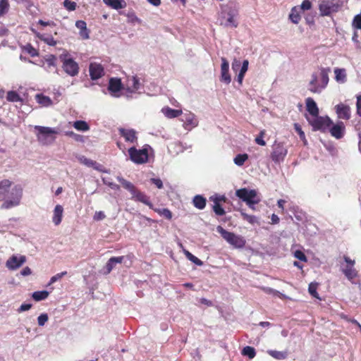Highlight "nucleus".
Returning <instances> with one entry per match:
<instances>
[{"instance_id": "nucleus-1", "label": "nucleus", "mask_w": 361, "mask_h": 361, "mask_svg": "<svg viewBox=\"0 0 361 361\" xmlns=\"http://www.w3.org/2000/svg\"><path fill=\"white\" fill-rule=\"evenodd\" d=\"M23 195V188L8 179L0 181V202L1 209H10L19 206Z\"/></svg>"}, {"instance_id": "nucleus-2", "label": "nucleus", "mask_w": 361, "mask_h": 361, "mask_svg": "<svg viewBox=\"0 0 361 361\" xmlns=\"http://www.w3.org/2000/svg\"><path fill=\"white\" fill-rule=\"evenodd\" d=\"M329 68L321 67L318 71L313 72L309 82L308 90L312 93H321L329 83Z\"/></svg>"}, {"instance_id": "nucleus-3", "label": "nucleus", "mask_w": 361, "mask_h": 361, "mask_svg": "<svg viewBox=\"0 0 361 361\" xmlns=\"http://www.w3.org/2000/svg\"><path fill=\"white\" fill-rule=\"evenodd\" d=\"M238 9L233 6L223 5L221 6L219 22L221 25L226 27H237L238 22Z\"/></svg>"}, {"instance_id": "nucleus-4", "label": "nucleus", "mask_w": 361, "mask_h": 361, "mask_svg": "<svg viewBox=\"0 0 361 361\" xmlns=\"http://www.w3.org/2000/svg\"><path fill=\"white\" fill-rule=\"evenodd\" d=\"M37 141L42 145H49L56 140V135L59 133L57 129L50 127L35 126L34 127Z\"/></svg>"}, {"instance_id": "nucleus-5", "label": "nucleus", "mask_w": 361, "mask_h": 361, "mask_svg": "<svg viewBox=\"0 0 361 361\" xmlns=\"http://www.w3.org/2000/svg\"><path fill=\"white\" fill-rule=\"evenodd\" d=\"M59 59L62 63L63 71L68 75L75 77L78 75L80 71L79 65L67 51H64L59 55Z\"/></svg>"}, {"instance_id": "nucleus-6", "label": "nucleus", "mask_w": 361, "mask_h": 361, "mask_svg": "<svg viewBox=\"0 0 361 361\" xmlns=\"http://www.w3.org/2000/svg\"><path fill=\"white\" fill-rule=\"evenodd\" d=\"M149 151H152L149 145H145L142 149L135 147H130L128 150L130 159L136 164H145L149 160Z\"/></svg>"}, {"instance_id": "nucleus-7", "label": "nucleus", "mask_w": 361, "mask_h": 361, "mask_svg": "<svg viewBox=\"0 0 361 361\" xmlns=\"http://www.w3.org/2000/svg\"><path fill=\"white\" fill-rule=\"evenodd\" d=\"M216 231L227 243L234 247L243 248L245 245L246 241L243 237L228 231L221 226H217Z\"/></svg>"}, {"instance_id": "nucleus-8", "label": "nucleus", "mask_w": 361, "mask_h": 361, "mask_svg": "<svg viewBox=\"0 0 361 361\" xmlns=\"http://www.w3.org/2000/svg\"><path fill=\"white\" fill-rule=\"evenodd\" d=\"M307 119L314 130H320L323 133L327 132L332 124V121L328 116H319L317 115L307 117Z\"/></svg>"}, {"instance_id": "nucleus-9", "label": "nucleus", "mask_w": 361, "mask_h": 361, "mask_svg": "<svg viewBox=\"0 0 361 361\" xmlns=\"http://www.w3.org/2000/svg\"><path fill=\"white\" fill-rule=\"evenodd\" d=\"M235 195L245 203H259L260 197L256 190H249L246 188L236 190Z\"/></svg>"}, {"instance_id": "nucleus-10", "label": "nucleus", "mask_w": 361, "mask_h": 361, "mask_svg": "<svg viewBox=\"0 0 361 361\" xmlns=\"http://www.w3.org/2000/svg\"><path fill=\"white\" fill-rule=\"evenodd\" d=\"M341 7L340 0H322L319 6L320 13L323 16H327L333 13L338 11Z\"/></svg>"}, {"instance_id": "nucleus-11", "label": "nucleus", "mask_w": 361, "mask_h": 361, "mask_svg": "<svg viewBox=\"0 0 361 361\" xmlns=\"http://www.w3.org/2000/svg\"><path fill=\"white\" fill-rule=\"evenodd\" d=\"M343 259L345 264L341 265V270L345 276L353 282V280L358 276V271L354 267L355 261L346 255L343 256Z\"/></svg>"}, {"instance_id": "nucleus-12", "label": "nucleus", "mask_w": 361, "mask_h": 361, "mask_svg": "<svg viewBox=\"0 0 361 361\" xmlns=\"http://www.w3.org/2000/svg\"><path fill=\"white\" fill-rule=\"evenodd\" d=\"M288 154V149L283 142H275L272 147V152L271 153V160L274 163H281L283 161Z\"/></svg>"}, {"instance_id": "nucleus-13", "label": "nucleus", "mask_w": 361, "mask_h": 361, "mask_svg": "<svg viewBox=\"0 0 361 361\" xmlns=\"http://www.w3.org/2000/svg\"><path fill=\"white\" fill-rule=\"evenodd\" d=\"M26 257L21 255H13L6 262V267L9 270H16L26 262Z\"/></svg>"}, {"instance_id": "nucleus-14", "label": "nucleus", "mask_w": 361, "mask_h": 361, "mask_svg": "<svg viewBox=\"0 0 361 361\" xmlns=\"http://www.w3.org/2000/svg\"><path fill=\"white\" fill-rule=\"evenodd\" d=\"M123 85L121 79L118 78H111L109 82L108 90L110 94L114 97H119L121 91L123 89Z\"/></svg>"}, {"instance_id": "nucleus-15", "label": "nucleus", "mask_w": 361, "mask_h": 361, "mask_svg": "<svg viewBox=\"0 0 361 361\" xmlns=\"http://www.w3.org/2000/svg\"><path fill=\"white\" fill-rule=\"evenodd\" d=\"M327 132H329L332 137L338 140L344 136L345 127L342 121L337 122L336 124L332 123Z\"/></svg>"}, {"instance_id": "nucleus-16", "label": "nucleus", "mask_w": 361, "mask_h": 361, "mask_svg": "<svg viewBox=\"0 0 361 361\" xmlns=\"http://www.w3.org/2000/svg\"><path fill=\"white\" fill-rule=\"evenodd\" d=\"M221 75L220 80L221 82L228 85L231 82V77L229 73V63L228 60L222 57L221 59Z\"/></svg>"}, {"instance_id": "nucleus-17", "label": "nucleus", "mask_w": 361, "mask_h": 361, "mask_svg": "<svg viewBox=\"0 0 361 361\" xmlns=\"http://www.w3.org/2000/svg\"><path fill=\"white\" fill-rule=\"evenodd\" d=\"M118 131L120 135L124 138L126 142L132 144L137 143V132L134 129L120 128Z\"/></svg>"}, {"instance_id": "nucleus-18", "label": "nucleus", "mask_w": 361, "mask_h": 361, "mask_svg": "<svg viewBox=\"0 0 361 361\" xmlns=\"http://www.w3.org/2000/svg\"><path fill=\"white\" fill-rule=\"evenodd\" d=\"M90 75L92 80H97L104 75V67L99 63L92 62L89 67Z\"/></svg>"}, {"instance_id": "nucleus-19", "label": "nucleus", "mask_w": 361, "mask_h": 361, "mask_svg": "<svg viewBox=\"0 0 361 361\" xmlns=\"http://www.w3.org/2000/svg\"><path fill=\"white\" fill-rule=\"evenodd\" d=\"M182 121H183L184 128L188 130H190L198 125V120L196 116L191 112L185 114Z\"/></svg>"}, {"instance_id": "nucleus-20", "label": "nucleus", "mask_w": 361, "mask_h": 361, "mask_svg": "<svg viewBox=\"0 0 361 361\" xmlns=\"http://www.w3.org/2000/svg\"><path fill=\"white\" fill-rule=\"evenodd\" d=\"M142 87L139 79L136 76H131L128 78L126 84V90L127 92L135 93L138 92Z\"/></svg>"}, {"instance_id": "nucleus-21", "label": "nucleus", "mask_w": 361, "mask_h": 361, "mask_svg": "<svg viewBox=\"0 0 361 361\" xmlns=\"http://www.w3.org/2000/svg\"><path fill=\"white\" fill-rule=\"evenodd\" d=\"M124 258V256L111 257L104 267L102 273L104 274H109L117 264H121L123 262Z\"/></svg>"}, {"instance_id": "nucleus-22", "label": "nucleus", "mask_w": 361, "mask_h": 361, "mask_svg": "<svg viewBox=\"0 0 361 361\" xmlns=\"http://www.w3.org/2000/svg\"><path fill=\"white\" fill-rule=\"evenodd\" d=\"M44 68L49 73L53 71L58 73L59 70L56 67V57L53 54L47 56L44 59Z\"/></svg>"}, {"instance_id": "nucleus-23", "label": "nucleus", "mask_w": 361, "mask_h": 361, "mask_svg": "<svg viewBox=\"0 0 361 361\" xmlns=\"http://www.w3.org/2000/svg\"><path fill=\"white\" fill-rule=\"evenodd\" d=\"M211 200L213 201V210L214 213L218 216H223L225 214V211L220 204L221 201H226V197L224 195L221 196H214L210 197Z\"/></svg>"}, {"instance_id": "nucleus-24", "label": "nucleus", "mask_w": 361, "mask_h": 361, "mask_svg": "<svg viewBox=\"0 0 361 361\" xmlns=\"http://www.w3.org/2000/svg\"><path fill=\"white\" fill-rule=\"evenodd\" d=\"M335 109L339 118L348 120L350 118V109L348 106L339 104L335 106Z\"/></svg>"}, {"instance_id": "nucleus-25", "label": "nucleus", "mask_w": 361, "mask_h": 361, "mask_svg": "<svg viewBox=\"0 0 361 361\" xmlns=\"http://www.w3.org/2000/svg\"><path fill=\"white\" fill-rule=\"evenodd\" d=\"M131 199L137 202H142L143 204L147 205L150 209L153 208V204L149 201V197L147 196L144 192L139 191L137 188L135 192L132 193Z\"/></svg>"}, {"instance_id": "nucleus-26", "label": "nucleus", "mask_w": 361, "mask_h": 361, "mask_svg": "<svg viewBox=\"0 0 361 361\" xmlns=\"http://www.w3.org/2000/svg\"><path fill=\"white\" fill-rule=\"evenodd\" d=\"M63 207L61 204L55 206L53 210L52 222L55 226L59 225L62 221Z\"/></svg>"}, {"instance_id": "nucleus-27", "label": "nucleus", "mask_w": 361, "mask_h": 361, "mask_svg": "<svg viewBox=\"0 0 361 361\" xmlns=\"http://www.w3.org/2000/svg\"><path fill=\"white\" fill-rule=\"evenodd\" d=\"M30 30L39 39L44 42L47 44L49 46H55L57 44V42L54 39L52 36L41 34L33 27H31Z\"/></svg>"}, {"instance_id": "nucleus-28", "label": "nucleus", "mask_w": 361, "mask_h": 361, "mask_svg": "<svg viewBox=\"0 0 361 361\" xmlns=\"http://www.w3.org/2000/svg\"><path fill=\"white\" fill-rule=\"evenodd\" d=\"M306 107L307 111L310 113V116H315L319 115V109L314 100L308 97L306 99Z\"/></svg>"}, {"instance_id": "nucleus-29", "label": "nucleus", "mask_w": 361, "mask_h": 361, "mask_svg": "<svg viewBox=\"0 0 361 361\" xmlns=\"http://www.w3.org/2000/svg\"><path fill=\"white\" fill-rule=\"evenodd\" d=\"M103 2L115 10L126 8L127 5L125 0H103Z\"/></svg>"}, {"instance_id": "nucleus-30", "label": "nucleus", "mask_w": 361, "mask_h": 361, "mask_svg": "<svg viewBox=\"0 0 361 361\" xmlns=\"http://www.w3.org/2000/svg\"><path fill=\"white\" fill-rule=\"evenodd\" d=\"M302 11L299 10V8L294 6L291 8L288 16V19L294 24H298L301 20Z\"/></svg>"}, {"instance_id": "nucleus-31", "label": "nucleus", "mask_w": 361, "mask_h": 361, "mask_svg": "<svg viewBox=\"0 0 361 361\" xmlns=\"http://www.w3.org/2000/svg\"><path fill=\"white\" fill-rule=\"evenodd\" d=\"M248 66H249L248 60H244L242 63L240 70L238 71L239 72L237 75L236 80L240 85H241L243 83V80L245 77V75L248 70Z\"/></svg>"}, {"instance_id": "nucleus-32", "label": "nucleus", "mask_w": 361, "mask_h": 361, "mask_svg": "<svg viewBox=\"0 0 361 361\" xmlns=\"http://www.w3.org/2000/svg\"><path fill=\"white\" fill-rule=\"evenodd\" d=\"M161 112L166 117L169 118H176L181 115L183 113L181 110L173 109L169 106L162 108Z\"/></svg>"}, {"instance_id": "nucleus-33", "label": "nucleus", "mask_w": 361, "mask_h": 361, "mask_svg": "<svg viewBox=\"0 0 361 361\" xmlns=\"http://www.w3.org/2000/svg\"><path fill=\"white\" fill-rule=\"evenodd\" d=\"M335 80L339 83H344L346 82V71L345 68H336L334 69Z\"/></svg>"}, {"instance_id": "nucleus-34", "label": "nucleus", "mask_w": 361, "mask_h": 361, "mask_svg": "<svg viewBox=\"0 0 361 361\" xmlns=\"http://www.w3.org/2000/svg\"><path fill=\"white\" fill-rule=\"evenodd\" d=\"M35 99L37 102L43 106H49L52 104L51 99L42 94H37L35 96Z\"/></svg>"}, {"instance_id": "nucleus-35", "label": "nucleus", "mask_w": 361, "mask_h": 361, "mask_svg": "<svg viewBox=\"0 0 361 361\" xmlns=\"http://www.w3.org/2000/svg\"><path fill=\"white\" fill-rule=\"evenodd\" d=\"M192 203L196 208L203 209L206 206V199L202 195H197L193 197Z\"/></svg>"}, {"instance_id": "nucleus-36", "label": "nucleus", "mask_w": 361, "mask_h": 361, "mask_svg": "<svg viewBox=\"0 0 361 361\" xmlns=\"http://www.w3.org/2000/svg\"><path fill=\"white\" fill-rule=\"evenodd\" d=\"M117 180H118L119 183H121V184L125 189H126L130 192L131 195L136 190L135 186L132 183H130L128 180H126L123 177L118 176Z\"/></svg>"}, {"instance_id": "nucleus-37", "label": "nucleus", "mask_w": 361, "mask_h": 361, "mask_svg": "<svg viewBox=\"0 0 361 361\" xmlns=\"http://www.w3.org/2000/svg\"><path fill=\"white\" fill-rule=\"evenodd\" d=\"M73 126L78 131L86 132L90 130V126L85 121H76L73 123Z\"/></svg>"}, {"instance_id": "nucleus-38", "label": "nucleus", "mask_w": 361, "mask_h": 361, "mask_svg": "<svg viewBox=\"0 0 361 361\" xmlns=\"http://www.w3.org/2000/svg\"><path fill=\"white\" fill-rule=\"evenodd\" d=\"M6 99L10 102H22L23 99L20 94L13 90L8 91L6 94Z\"/></svg>"}, {"instance_id": "nucleus-39", "label": "nucleus", "mask_w": 361, "mask_h": 361, "mask_svg": "<svg viewBox=\"0 0 361 361\" xmlns=\"http://www.w3.org/2000/svg\"><path fill=\"white\" fill-rule=\"evenodd\" d=\"M267 353L270 356L274 357V359H276V360H285L287 357V356H288L287 353L285 352V351H278V350H267Z\"/></svg>"}, {"instance_id": "nucleus-40", "label": "nucleus", "mask_w": 361, "mask_h": 361, "mask_svg": "<svg viewBox=\"0 0 361 361\" xmlns=\"http://www.w3.org/2000/svg\"><path fill=\"white\" fill-rule=\"evenodd\" d=\"M249 156L247 154H237L234 159L233 162L238 166H242L245 162L248 159Z\"/></svg>"}, {"instance_id": "nucleus-41", "label": "nucleus", "mask_w": 361, "mask_h": 361, "mask_svg": "<svg viewBox=\"0 0 361 361\" xmlns=\"http://www.w3.org/2000/svg\"><path fill=\"white\" fill-rule=\"evenodd\" d=\"M49 294L47 290L35 291L32 293V298L35 301H41L47 298Z\"/></svg>"}, {"instance_id": "nucleus-42", "label": "nucleus", "mask_w": 361, "mask_h": 361, "mask_svg": "<svg viewBox=\"0 0 361 361\" xmlns=\"http://www.w3.org/2000/svg\"><path fill=\"white\" fill-rule=\"evenodd\" d=\"M242 355L247 357L249 359H253L256 355L255 349L251 346H245L243 348Z\"/></svg>"}, {"instance_id": "nucleus-43", "label": "nucleus", "mask_w": 361, "mask_h": 361, "mask_svg": "<svg viewBox=\"0 0 361 361\" xmlns=\"http://www.w3.org/2000/svg\"><path fill=\"white\" fill-rule=\"evenodd\" d=\"M185 257L188 260L193 262L197 266H202L203 264L202 261H201L199 258L193 255L191 252H190L188 250H184L183 251Z\"/></svg>"}, {"instance_id": "nucleus-44", "label": "nucleus", "mask_w": 361, "mask_h": 361, "mask_svg": "<svg viewBox=\"0 0 361 361\" xmlns=\"http://www.w3.org/2000/svg\"><path fill=\"white\" fill-rule=\"evenodd\" d=\"M78 160L80 161V163H82V164H84L87 166L93 167L94 169H97V165H98V164L96 161H94L92 159H87V157H85L84 156H80L78 158Z\"/></svg>"}, {"instance_id": "nucleus-45", "label": "nucleus", "mask_w": 361, "mask_h": 361, "mask_svg": "<svg viewBox=\"0 0 361 361\" xmlns=\"http://www.w3.org/2000/svg\"><path fill=\"white\" fill-rule=\"evenodd\" d=\"M240 214L244 220L247 221L251 224H254L257 221V219L255 216L247 214L243 210H240Z\"/></svg>"}, {"instance_id": "nucleus-46", "label": "nucleus", "mask_w": 361, "mask_h": 361, "mask_svg": "<svg viewBox=\"0 0 361 361\" xmlns=\"http://www.w3.org/2000/svg\"><path fill=\"white\" fill-rule=\"evenodd\" d=\"M317 286H318L317 283H315V282L310 283L309 284L308 291L312 297L316 298H319V294L317 292Z\"/></svg>"}, {"instance_id": "nucleus-47", "label": "nucleus", "mask_w": 361, "mask_h": 361, "mask_svg": "<svg viewBox=\"0 0 361 361\" xmlns=\"http://www.w3.org/2000/svg\"><path fill=\"white\" fill-rule=\"evenodd\" d=\"M9 8L8 0H0V17L6 14Z\"/></svg>"}, {"instance_id": "nucleus-48", "label": "nucleus", "mask_w": 361, "mask_h": 361, "mask_svg": "<svg viewBox=\"0 0 361 361\" xmlns=\"http://www.w3.org/2000/svg\"><path fill=\"white\" fill-rule=\"evenodd\" d=\"M63 5L68 11H75L77 7L76 3L71 0H64L63 2Z\"/></svg>"}, {"instance_id": "nucleus-49", "label": "nucleus", "mask_w": 361, "mask_h": 361, "mask_svg": "<svg viewBox=\"0 0 361 361\" xmlns=\"http://www.w3.org/2000/svg\"><path fill=\"white\" fill-rule=\"evenodd\" d=\"M294 129L299 135L300 138L304 142L305 144H306L307 140L305 138V135L303 130H302L301 126L298 123H295Z\"/></svg>"}, {"instance_id": "nucleus-50", "label": "nucleus", "mask_w": 361, "mask_h": 361, "mask_svg": "<svg viewBox=\"0 0 361 361\" xmlns=\"http://www.w3.org/2000/svg\"><path fill=\"white\" fill-rule=\"evenodd\" d=\"M293 256L298 259L306 262L307 261V258L305 256V253L301 250H295L293 251Z\"/></svg>"}, {"instance_id": "nucleus-51", "label": "nucleus", "mask_w": 361, "mask_h": 361, "mask_svg": "<svg viewBox=\"0 0 361 361\" xmlns=\"http://www.w3.org/2000/svg\"><path fill=\"white\" fill-rule=\"evenodd\" d=\"M296 7L299 8V10L302 11L310 10L312 7V4L309 0H304L301 5L296 6Z\"/></svg>"}, {"instance_id": "nucleus-52", "label": "nucleus", "mask_w": 361, "mask_h": 361, "mask_svg": "<svg viewBox=\"0 0 361 361\" xmlns=\"http://www.w3.org/2000/svg\"><path fill=\"white\" fill-rule=\"evenodd\" d=\"M242 63L240 61V59H238L236 58L233 59L231 63V68L233 72L237 73L240 67H241Z\"/></svg>"}, {"instance_id": "nucleus-53", "label": "nucleus", "mask_w": 361, "mask_h": 361, "mask_svg": "<svg viewBox=\"0 0 361 361\" xmlns=\"http://www.w3.org/2000/svg\"><path fill=\"white\" fill-rule=\"evenodd\" d=\"M48 319H49V317H48L47 314H46V313L41 314L37 317L38 325L40 326H43L46 324V322L48 321Z\"/></svg>"}, {"instance_id": "nucleus-54", "label": "nucleus", "mask_w": 361, "mask_h": 361, "mask_svg": "<svg viewBox=\"0 0 361 361\" xmlns=\"http://www.w3.org/2000/svg\"><path fill=\"white\" fill-rule=\"evenodd\" d=\"M352 25L353 27L361 30V14L355 16Z\"/></svg>"}, {"instance_id": "nucleus-55", "label": "nucleus", "mask_w": 361, "mask_h": 361, "mask_svg": "<svg viewBox=\"0 0 361 361\" xmlns=\"http://www.w3.org/2000/svg\"><path fill=\"white\" fill-rule=\"evenodd\" d=\"M264 134H265V131L264 130H261L259 133V135L255 138V142L259 145H261V146L266 145V142L263 139Z\"/></svg>"}, {"instance_id": "nucleus-56", "label": "nucleus", "mask_w": 361, "mask_h": 361, "mask_svg": "<svg viewBox=\"0 0 361 361\" xmlns=\"http://www.w3.org/2000/svg\"><path fill=\"white\" fill-rule=\"evenodd\" d=\"M66 135L73 137L75 140L78 142H83V136L81 135L76 134L73 131H68L66 133Z\"/></svg>"}, {"instance_id": "nucleus-57", "label": "nucleus", "mask_w": 361, "mask_h": 361, "mask_svg": "<svg viewBox=\"0 0 361 361\" xmlns=\"http://www.w3.org/2000/svg\"><path fill=\"white\" fill-rule=\"evenodd\" d=\"M102 181H103L104 184L108 185L113 190H119L120 189V187L118 185H117L113 182H111L110 180H109L104 178H102Z\"/></svg>"}, {"instance_id": "nucleus-58", "label": "nucleus", "mask_w": 361, "mask_h": 361, "mask_svg": "<svg viewBox=\"0 0 361 361\" xmlns=\"http://www.w3.org/2000/svg\"><path fill=\"white\" fill-rule=\"evenodd\" d=\"M151 183L154 184L156 187L159 189H161L163 188V182L160 178H151L150 180Z\"/></svg>"}, {"instance_id": "nucleus-59", "label": "nucleus", "mask_w": 361, "mask_h": 361, "mask_svg": "<svg viewBox=\"0 0 361 361\" xmlns=\"http://www.w3.org/2000/svg\"><path fill=\"white\" fill-rule=\"evenodd\" d=\"M105 217H106V215L104 214V213L102 211H99V212H95V214L93 216V219L95 221H100V220H103Z\"/></svg>"}, {"instance_id": "nucleus-60", "label": "nucleus", "mask_w": 361, "mask_h": 361, "mask_svg": "<svg viewBox=\"0 0 361 361\" xmlns=\"http://www.w3.org/2000/svg\"><path fill=\"white\" fill-rule=\"evenodd\" d=\"M164 216L167 219H171L172 218V214L171 211L166 208L161 209V215Z\"/></svg>"}, {"instance_id": "nucleus-61", "label": "nucleus", "mask_w": 361, "mask_h": 361, "mask_svg": "<svg viewBox=\"0 0 361 361\" xmlns=\"http://www.w3.org/2000/svg\"><path fill=\"white\" fill-rule=\"evenodd\" d=\"M127 16L128 20L130 23H134L135 22H140V19L135 16V14L133 12L128 13Z\"/></svg>"}, {"instance_id": "nucleus-62", "label": "nucleus", "mask_w": 361, "mask_h": 361, "mask_svg": "<svg viewBox=\"0 0 361 361\" xmlns=\"http://www.w3.org/2000/svg\"><path fill=\"white\" fill-rule=\"evenodd\" d=\"M31 307H32L31 304L23 303L20 306L18 311V312H23L29 310L31 308Z\"/></svg>"}, {"instance_id": "nucleus-63", "label": "nucleus", "mask_w": 361, "mask_h": 361, "mask_svg": "<svg viewBox=\"0 0 361 361\" xmlns=\"http://www.w3.org/2000/svg\"><path fill=\"white\" fill-rule=\"evenodd\" d=\"M75 26L80 30V31L87 28L86 23L83 20L76 21Z\"/></svg>"}, {"instance_id": "nucleus-64", "label": "nucleus", "mask_w": 361, "mask_h": 361, "mask_svg": "<svg viewBox=\"0 0 361 361\" xmlns=\"http://www.w3.org/2000/svg\"><path fill=\"white\" fill-rule=\"evenodd\" d=\"M356 106H357V113L359 116H361V95L357 96Z\"/></svg>"}]
</instances>
